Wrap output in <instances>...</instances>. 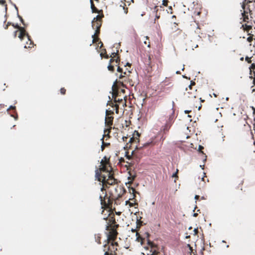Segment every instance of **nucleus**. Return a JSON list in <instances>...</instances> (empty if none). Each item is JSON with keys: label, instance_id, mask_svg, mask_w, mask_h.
<instances>
[{"label": "nucleus", "instance_id": "864d4df0", "mask_svg": "<svg viewBox=\"0 0 255 255\" xmlns=\"http://www.w3.org/2000/svg\"><path fill=\"white\" fill-rule=\"evenodd\" d=\"M104 255H113L112 253H109L108 252H106Z\"/></svg>", "mask_w": 255, "mask_h": 255}, {"label": "nucleus", "instance_id": "3c124183", "mask_svg": "<svg viewBox=\"0 0 255 255\" xmlns=\"http://www.w3.org/2000/svg\"><path fill=\"white\" fill-rule=\"evenodd\" d=\"M14 27L18 29L20 27L18 24L14 25L13 23L11 24Z\"/></svg>", "mask_w": 255, "mask_h": 255}, {"label": "nucleus", "instance_id": "9b49d317", "mask_svg": "<svg viewBox=\"0 0 255 255\" xmlns=\"http://www.w3.org/2000/svg\"><path fill=\"white\" fill-rule=\"evenodd\" d=\"M164 9L162 6H155L154 7V10L153 11L154 16L155 17L154 19V22L155 23L156 20L159 18L160 16V12L163 11Z\"/></svg>", "mask_w": 255, "mask_h": 255}, {"label": "nucleus", "instance_id": "5fc2aeb1", "mask_svg": "<svg viewBox=\"0 0 255 255\" xmlns=\"http://www.w3.org/2000/svg\"><path fill=\"white\" fill-rule=\"evenodd\" d=\"M19 32V31L18 30H16L15 32H14V37L15 38L16 37V35H17V33Z\"/></svg>", "mask_w": 255, "mask_h": 255}, {"label": "nucleus", "instance_id": "6ab92c4d", "mask_svg": "<svg viewBox=\"0 0 255 255\" xmlns=\"http://www.w3.org/2000/svg\"><path fill=\"white\" fill-rule=\"evenodd\" d=\"M242 27L244 31H246L247 32H249L251 29H252V26L248 25L247 23L243 24L242 25Z\"/></svg>", "mask_w": 255, "mask_h": 255}, {"label": "nucleus", "instance_id": "c9c22d12", "mask_svg": "<svg viewBox=\"0 0 255 255\" xmlns=\"http://www.w3.org/2000/svg\"><path fill=\"white\" fill-rule=\"evenodd\" d=\"M130 177H128V179L131 180V181L129 182H132L134 180L136 176L135 175H132L131 174H130Z\"/></svg>", "mask_w": 255, "mask_h": 255}, {"label": "nucleus", "instance_id": "603ef678", "mask_svg": "<svg viewBox=\"0 0 255 255\" xmlns=\"http://www.w3.org/2000/svg\"><path fill=\"white\" fill-rule=\"evenodd\" d=\"M141 223L142 222L141 221H140L139 220H137V225H139V226L141 225Z\"/></svg>", "mask_w": 255, "mask_h": 255}, {"label": "nucleus", "instance_id": "13d9d810", "mask_svg": "<svg viewBox=\"0 0 255 255\" xmlns=\"http://www.w3.org/2000/svg\"><path fill=\"white\" fill-rule=\"evenodd\" d=\"M128 138V137H126V136H124L123 137V140L125 141H127V139Z\"/></svg>", "mask_w": 255, "mask_h": 255}, {"label": "nucleus", "instance_id": "a19ab883", "mask_svg": "<svg viewBox=\"0 0 255 255\" xmlns=\"http://www.w3.org/2000/svg\"><path fill=\"white\" fill-rule=\"evenodd\" d=\"M178 172V169H177V170H176V172H175V173H174L172 175V177H173L178 178V176H177Z\"/></svg>", "mask_w": 255, "mask_h": 255}, {"label": "nucleus", "instance_id": "58836bf2", "mask_svg": "<svg viewBox=\"0 0 255 255\" xmlns=\"http://www.w3.org/2000/svg\"><path fill=\"white\" fill-rule=\"evenodd\" d=\"M168 0H163L162 1V4L164 6H167L168 5Z\"/></svg>", "mask_w": 255, "mask_h": 255}, {"label": "nucleus", "instance_id": "a211bd4d", "mask_svg": "<svg viewBox=\"0 0 255 255\" xmlns=\"http://www.w3.org/2000/svg\"><path fill=\"white\" fill-rule=\"evenodd\" d=\"M91 8L93 13H99L102 10H99L95 6L93 0H90Z\"/></svg>", "mask_w": 255, "mask_h": 255}, {"label": "nucleus", "instance_id": "f8f14e48", "mask_svg": "<svg viewBox=\"0 0 255 255\" xmlns=\"http://www.w3.org/2000/svg\"><path fill=\"white\" fill-rule=\"evenodd\" d=\"M117 231L115 229H112L108 235V241H114L117 239Z\"/></svg>", "mask_w": 255, "mask_h": 255}, {"label": "nucleus", "instance_id": "8fccbe9b", "mask_svg": "<svg viewBox=\"0 0 255 255\" xmlns=\"http://www.w3.org/2000/svg\"><path fill=\"white\" fill-rule=\"evenodd\" d=\"M148 64H150L151 63V56L150 55H148Z\"/></svg>", "mask_w": 255, "mask_h": 255}, {"label": "nucleus", "instance_id": "c03bdc74", "mask_svg": "<svg viewBox=\"0 0 255 255\" xmlns=\"http://www.w3.org/2000/svg\"><path fill=\"white\" fill-rule=\"evenodd\" d=\"M18 17H19L20 20L21 21V22H22V23L23 24V25H25L24 24V20L23 19V18H22V17L20 15H18Z\"/></svg>", "mask_w": 255, "mask_h": 255}, {"label": "nucleus", "instance_id": "2eb2a0df", "mask_svg": "<svg viewBox=\"0 0 255 255\" xmlns=\"http://www.w3.org/2000/svg\"><path fill=\"white\" fill-rule=\"evenodd\" d=\"M102 24V21H92V27L93 29H100Z\"/></svg>", "mask_w": 255, "mask_h": 255}, {"label": "nucleus", "instance_id": "774afa93", "mask_svg": "<svg viewBox=\"0 0 255 255\" xmlns=\"http://www.w3.org/2000/svg\"><path fill=\"white\" fill-rule=\"evenodd\" d=\"M108 145H110V143H105V146H108Z\"/></svg>", "mask_w": 255, "mask_h": 255}, {"label": "nucleus", "instance_id": "ddd939ff", "mask_svg": "<svg viewBox=\"0 0 255 255\" xmlns=\"http://www.w3.org/2000/svg\"><path fill=\"white\" fill-rule=\"evenodd\" d=\"M117 71L121 73L122 74L119 76V79L122 80V82H120L122 86H124L123 82L126 81L127 80V77L125 75L127 74V72L125 71L123 73V69L120 67V66H118Z\"/></svg>", "mask_w": 255, "mask_h": 255}, {"label": "nucleus", "instance_id": "bf43d9fd", "mask_svg": "<svg viewBox=\"0 0 255 255\" xmlns=\"http://www.w3.org/2000/svg\"><path fill=\"white\" fill-rule=\"evenodd\" d=\"M252 79H253V83L254 84V86H255V77L252 78Z\"/></svg>", "mask_w": 255, "mask_h": 255}, {"label": "nucleus", "instance_id": "de8ad7c7", "mask_svg": "<svg viewBox=\"0 0 255 255\" xmlns=\"http://www.w3.org/2000/svg\"><path fill=\"white\" fill-rule=\"evenodd\" d=\"M194 234L195 235H197L198 233V229L197 228V229H195L194 230Z\"/></svg>", "mask_w": 255, "mask_h": 255}, {"label": "nucleus", "instance_id": "7c9ffc66", "mask_svg": "<svg viewBox=\"0 0 255 255\" xmlns=\"http://www.w3.org/2000/svg\"><path fill=\"white\" fill-rule=\"evenodd\" d=\"M18 31L19 32H20V33H26V31L25 30V28L24 27H19V28H18Z\"/></svg>", "mask_w": 255, "mask_h": 255}, {"label": "nucleus", "instance_id": "f704fd0d", "mask_svg": "<svg viewBox=\"0 0 255 255\" xmlns=\"http://www.w3.org/2000/svg\"><path fill=\"white\" fill-rule=\"evenodd\" d=\"M249 68L250 71L251 70H255V63H252Z\"/></svg>", "mask_w": 255, "mask_h": 255}, {"label": "nucleus", "instance_id": "37998d69", "mask_svg": "<svg viewBox=\"0 0 255 255\" xmlns=\"http://www.w3.org/2000/svg\"><path fill=\"white\" fill-rule=\"evenodd\" d=\"M15 106H10L8 109H7V111H9V110H15Z\"/></svg>", "mask_w": 255, "mask_h": 255}, {"label": "nucleus", "instance_id": "09e8293b", "mask_svg": "<svg viewBox=\"0 0 255 255\" xmlns=\"http://www.w3.org/2000/svg\"><path fill=\"white\" fill-rule=\"evenodd\" d=\"M144 44H147V46H148V47H150V42H149V41H148V42H147V41H145L144 42Z\"/></svg>", "mask_w": 255, "mask_h": 255}, {"label": "nucleus", "instance_id": "052dcab7", "mask_svg": "<svg viewBox=\"0 0 255 255\" xmlns=\"http://www.w3.org/2000/svg\"><path fill=\"white\" fill-rule=\"evenodd\" d=\"M199 198H200V196H199V195H195V199L196 200H198V199H199Z\"/></svg>", "mask_w": 255, "mask_h": 255}, {"label": "nucleus", "instance_id": "4468645a", "mask_svg": "<svg viewBox=\"0 0 255 255\" xmlns=\"http://www.w3.org/2000/svg\"><path fill=\"white\" fill-rule=\"evenodd\" d=\"M19 35L18 37L21 39L22 40L23 37L26 36L28 39V40L30 42L29 45L28 46V48H32L33 46L34 43L30 39V36L27 33H20L19 32Z\"/></svg>", "mask_w": 255, "mask_h": 255}, {"label": "nucleus", "instance_id": "20e7f679", "mask_svg": "<svg viewBox=\"0 0 255 255\" xmlns=\"http://www.w3.org/2000/svg\"><path fill=\"white\" fill-rule=\"evenodd\" d=\"M126 192V190L124 187L120 185H114L109 189V193L112 195V199H117L121 198Z\"/></svg>", "mask_w": 255, "mask_h": 255}, {"label": "nucleus", "instance_id": "f3484780", "mask_svg": "<svg viewBox=\"0 0 255 255\" xmlns=\"http://www.w3.org/2000/svg\"><path fill=\"white\" fill-rule=\"evenodd\" d=\"M242 11V19H243V22L249 23V14H247V11Z\"/></svg>", "mask_w": 255, "mask_h": 255}, {"label": "nucleus", "instance_id": "1a4fd4ad", "mask_svg": "<svg viewBox=\"0 0 255 255\" xmlns=\"http://www.w3.org/2000/svg\"><path fill=\"white\" fill-rule=\"evenodd\" d=\"M147 244L151 248L150 252L152 253L151 255H160L157 245L150 240H148Z\"/></svg>", "mask_w": 255, "mask_h": 255}, {"label": "nucleus", "instance_id": "4be33fe9", "mask_svg": "<svg viewBox=\"0 0 255 255\" xmlns=\"http://www.w3.org/2000/svg\"><path fill=\"white\" fill-rule=\"evenodd\" d=\"M95 239L96 242L98 244H101V236L100 234H98L95 235Z\"/></svg>", "mask_w": 255, "mask_h": 255}, {"label": "nucleus", "instance_id": "0e129e2a", "mask_svg": "<svg viewBox=\"0 0 255 255\" xmlns=\"http://www.w3.org/2000/svg\"><path fill=\"white\" fill-rule=\"evenodd\" d=\"M127 153H128V152H127ZM126 156H127V158L128 159H129L130 158V155H128L127 154H126Z\"/></svg>", "mask_w": 255, "mask_h": 255}, {"label": "nucleus", "instance_id": "393cba45", "mask_svg": "<svg viewBox=\"0 0 255 255\" xmlns=\"http://www.w3.org/2000/svg\"><path fill=\"white\" fill-rule=\"evenodd\" d=\"M93 38V43H96L97 42H99L100 41V38L98 37V36H94V37H92Z\"/></svg>", "mask_w": 255, "mask_h": 255}, {"label": "nucleus", "instance_id": "bb28decb", "mask_svg": "<svg viewBox=\"0 0 255 255\" xmlns=\"http://www.w3.org/2000/svg\"><path fill=\"white\" fill-rule=\"evenodd\" d=\"M250 78L252 79L255 77V70H251L250 72Z\"/></svg>", "mask_w": 255, "mask_h": 255}, {"label": "nucleus", "instance_id": "9d476101", "mask_svg": "<svg viewBox=\"0 0 255 255\" xmlns=\"http://www.w3.org/2000/svg\"><path fill=\"white\" fill-rule=\"evenodd\" d=\"M120 59L119 57H118L116 59L111 58L110 60V64L108 67L109 70L112 72H114L115 70L114 65H113L112 63L115 62L116 65H119L120 64Z\"/></svg>", "mask_w": 255, "mask_h": 255}, {"label": "nucleus", "instance_id": "49530a36", "mask_svg": "<svg viewBox=\"0 0 255 255\" xmlns=\"http://www.w3.org/2000/svg\"><path fill=\"white\" fill-rule=\"evenodd\" d=\"M111 245L118 246V243L117 242H114V241H113V242L111 243Z\"/></svg>", "mask_w": 255, "mask_h": 255}, {"label": "nucleus", "instance_id": "79ce46f5", "mask_svg": "<svg viewBox=\"0 0 255 255\" xmlns=\"http://www.w3.org/2000/svg\"><path fill=\"white\" fill-rule=\"evenodd\" d=\"M203 149H204V147L202 146L199 145V151L200 152H201V153H202L203 154H204V153H203V152L202 151V150Z\"/></svg>", "mask_w": 255, "mask_h": 255}, {"label": "nucleus", "instance_id": "72a5a7b5", "mask_svg": "<svg viewBox=\"0 0 255 255\" xmlns=\"http://www.w3.org/2000/svg\"><path fill=\"white\" fill-rule=\"evenodd\" d=\"M101 140H102V145L101 146V150H102V151H103L105 148V142L104 141V137H102Z\"/></svg>", "mask_w": 255, "mask_h": 255}, {"label": "nucleus", "instance_id": "7ed1b4c3", "mask_svg": "<svg viewBox=\"0 0 255 255\" xmlns=\"http://www.w3.org/2000/svg\"><path fill=\"white\" fill-rule=\"evenodd\" d=\"M195 85V82L191 81L190 85L186 88V92L184 93V95L189 99L192 100L198 98L202 102H203L204 100H202L201 98L199 97V95L197 89L193 87Z\"/></svg>", "mask_w": 255, "mask_h": 255}, {"label": "nucleus", "instance_id": "412c9836", "mask_svg": "<svg viewBox=\"0 0 255 255\" xmlns=\"http://www.w3.org/2000/svg\"><path fill=\"white\" fill-rule=\"evenodd\" d=\"M139 142V138L137 137H131L129 140V142L131 144H133L134 142Z\"/></svg>", "mask_w": 255, "mask_h": 255}, {"label": "nucleus", "instance_id": "e2e57ef3", "mask_svg": "<svg viewBox=\"0 0 255 255\" xmlns=\"http://www.w3.org/2000/svg\"><path fill=\"white\" fill-rule=\"evenodd\" d=\"M99 43L100 44V47H102L103 45L102 42L101 41H100Z\"/></svg>", "mask_w": 255, "mask_h": 255}, {"label": "nucleus", "instance_id": "680f3d73", "mask_svg": "<svg viewBox=\"0 0 255 255\" xmlns=\"http://www.w3.org/2000/svg\"><path fill=\"white\" fill-rule=\"evenodd\" d=\"M128 66V67H129L130 68L131 64L128 62V63H127L126 65H125V66Z\"/></svg>", "mask_w": 255, "mask_h": 255}, {"label": "nucleus", "instance_id": "473e14b6", "mask_svg": "<svg viewBox=\"0 0 255 255\" xmlns=\"http://www.w3.org/2000/svg\"><path fill=\"white\" fill-rule=\"evenodd\" d=\"M245 60L247 61L248 63H251L252 61L251 60V57H249L248 56H246L245 57Z\"/></svg>", "mask_w": 255, "mask_h": 255}, {"label": "nucleus", "instance_id": "338daca9", "mask_svg": "<svg viewBox=\"0 0 255 255\" xmlns=\"http://www.w3.org/2000/svg\"><path fill=\"white\" fill-rule=\"evenodd\" d=\"M0 108H4V105H2V104H0Z\"/></svg>", "mask_w": 255, "mask_h": 255}, {"label": "nucleus", "instance_id": "a878e982", "mask_svg": "<svg viewBox=\"0 0 255 255\" xmlns=\"http://www.w3.org/2000/svg\"><path fill=\"white\" fill-rule=\"evenodd\" d=\"M95 29V33L94 35H92V37L99 36V35L100 33V29Z\"/></svg>", "mask_w": 255, "mask_h": 255}, {"label": "nucleus", "instance_id": "5701e85b", "mask_svg": "<svg viewBox=\"0 0 255 255\" xmlns=\"http://www.w3.org/2000/svg\"><path fill=\"white\" fill-rule=\"evenodd\" d=\"M104 17V14L102 13L101 15H98L95 17L93 21H102V18Z\"/></svg>", "mask_w": 255, "mask_h": 255}, {"label": "nucleus", "instance_id": "423d86ee", "mask_svg": "<svg viewBox=\"0 0 255 255\" xmlns=\"http://www.w3.org/2000/svg\"><path fill=\"white\" fill-rule=\"evenodd\" d=\"M101 204L102 206L105 208L111 209L112 207V204L113 201H115V203L117 204V199H112V195L110 194L109 197H107V194L103 197L101 195L100 196Z\"/></svg>", "mask_w": 255, "mask_h": 255}, {"label": "nucleus", "instance_id": "69168bd1", "mask_svg": "<svg viewBox=\"0 0 255 255\" xmlns=\"http://www.w3.org/2000/svg\"><path fill=\"white\" fill-rule=\"evenodd\" d=\"M120 162H122L124 161V159L123 158H121L120 160Z\"/></svg>", "mask_w": 255, "mask_h": 255}, {"label": "nucleus", "instance_id": "2f4dec72", "mask_svg": "<svg viewBox=\"0 0 255 255\" xmlns=\"http://www.w3.org/2000/svg\"><path fill=\"white\" fill-rule=\"evenodd\" d=\"M132 191V194H133V199L132 200H133L134 197H135V193L136 192V191H135V189L133 188H131V189H130V191Z\"/></svg>", "mask_w": 255, "mask_h": 255}, {"label": "nucleus", "instance_id": "e433bc0d", "mask_svg": "<svg viewBox=\"0 0 255 255\" xmlns=\"http://www.w3.org/2000/svg\"><path fill=\"white\" fill-rule=\"evenodd\" d=\"M66 90L64 88H62L60 89V93L62 95H65L66 94Z\"/></svg>", "mask_w": 255, "mask_h": 255}, {"label": "nucleus", "instance_id": "c756f323", "mask_svg": "<svg viewBox=\"0 0 255 255\" xmlns=\"http://www.w3.org/2000/svg\"><path fill=\"white\" fill-rule=\"evenodd\" d=\"M150 145H153L152 141L146 142L143 144V147H147Z\"/></svg>", "mask_w": 255, "mask_h": 255}, {"label": "nucleus", "instance_id": "f03ea898", "mask_svg": "<svg viewBox=\"0 0 255 255\" xmlns=\"http://www.w3.org/2000/svg\"><path fill=\"white\" fill-rule=\"evenodd\" d=\"M112 96L114 98V102L110 101L108 102V105L114 108L113 110H115L116 113L119 114V104L121 103H123L124 101L122 98H118V91L116 89V83L115 82L113 86V93Z\"/></svg>", "mask_w": 255, "mask_h": 255}, {"label": "nucleus", "instance_id": "c85d7f7f", "mask_svg": "<svg viewBox=\"0 0 255 255\" xmlns=\"http://www.w3.org/2000/svg\"><path fill=\"white\" fill-rule=\"evenodd\" d=\"M249 35H250V36L247 38V41L249 42H251L253 40V35L251 34H249Z\"/></svg>", "mask_w": 255, "mask_h": 255}, {"label": "nucleus", "instance_id": "aec40b11", "mask_svg": "<svg viewBox=\"0 0 255 255\" xmlns=\"http://www.w3.org/2000/svg\"><path fill=\"white\" fill-rule=\"evenodd\" d=\"M109 222L112 224H115L116 223V220L115 218V215L112 214H110L109 216Z\"/></svg>", "mask_w": 255, "mask_h": 255}, {"label": "nucleus", "instance_id": "39448f33", "mask_svg": "<svg viewBox=\"0 0 255 255\" xmlns=\"http://www.w3.org/2000/svg\"><path fill=\"white\" fill-rule=\"evenodd\" d=\"M114 110H107L106 112L105 118V125L108 128L105 129V134L107 133V135L109 137V133L111 132L113 125L114 117L113 115Z\"/></svg>", "mask_w": 255, "mask_h": 255}, {"label": "nucleus", "instance_id": "6e6552de", "mask_svg": "<svg viewBox=\"0 0 255 255\" xmlns=\"http://www.w3.org/2000/svg\"><path fill=\"white\" fill-rule=\"evenodd\" d=\"M253 2L255 3V0H244L242 4V11H247V14H249L251 18H252L251 15L253 14V12L249 4Z\"/></svg>", "mask_w": 255, "mask_h": 255}, {"label": "nucleus", "instance_id": "dca6fc26", "mask_svg": "<svg viewBox=\"0 0 255 255\" xmlns=\"http://www.w3.org/2000/svg\"><path fill=\"white\" fill-rule=\"evenodd\" d=\"M172 123L170 121H169L166 123L165 125L162 128V130L164 133H166L169 129L171 126Z\"/></svg>", "mask_w": 255, "mask_h": 255}, {"label": "nucleus", "instance_id": "a18cd8bd", "mask_svg": "<svg viewBox=\"0 0 255 255\" xmlns=\"http://www.w3.org/2000/svg\"><path fill=\"white\" fill-rule=\"evenodd\" d=\"M117 55H118L117 53L114 52L112 53V55L111 57H112V58L114 59V58L116 57Z\"/></svg>", "mask_w": 255, "mask_h": 255}, {"label": "nucleus", "instance_id": "6e6d98bb", "mask_svg": "<svg viewBox=\"0 0 255 255\" xmlns=\"http://www.w3.org/2000/svg\"><path fill=\"white\" fill-rule=\"evenodd\" d=\"M123 8L125 10V13L127 14L128 12V8H125V7H124Z\"/></svg>", "mask_w": 255, "mask_h": 255}, {"label": "nucleus", "instance_id": "0eeeda50", "mask_svg": "<svg viewBox=\"0 0 255 255\" xmlns=\"http://www.w3.org/2000/svg\"><path fill=\"white\" fill-rule=\"evenodd\" d=\"M101 166L102 167L98 169L100 173L107 171V170H112V168L110 162V157L105 156L101 161Z\"/></svg>", "mask_w": 255, "mask_h": 255}, {"label": "nucleus", "instance_id": "cd10ccee", "mask_svg": "<svg viewBox=\"0 0 255 255\" xmlns=\"http://www.w3.org/2000/svg\"><path fill=\"white\" fill-rule=\"evenodd\" d=\"M126 205H128L129 206V207H132L134 206V205L136 204V205H137V203H132V202H130L129 200L128 201H126Z\"/></svg>", "mask_w": 255, "mask_h": 255}, {"label": "nucleus", "instance_id": "f257e3e1", "mask_svg": "<svg viewBox=\"0 0 255 255\" xmlns=\"http://www.w3.org/2000/svg\"><path fill=\"white\" fill-rule=\"evenodd\" d=\"M96 177L98 180L102 183L103 187L101 188V191L105 190V188L110 189L114 185H117V180L114 177V174L112 170H107L100 173L99 170H96Z\"/></svg>", "mask_w": 255, "mask_h": 255}, {"label": "nucleus", "instance_id": "4d7b16f0", "mask_svg": "<svg viewBox=\"0 0 255 255\" xmlns=\"http://www.w3.org/2000/svg\"><path fill=\"white\" fill-rule=\"evenodd\" d=\"M130 122L129 123L127 121H125L126 126V127H128L129 126L128 124H130Z\"/></svg>", "mask_w": 255, "mask_h": 255}, {"label": "nucleus", "instance_id": "b1692460", "mask_svg": "<svg viewBox=\"0 0 255 255\" xmlns=\"http://www.w3.org/2000/svg\"><path fill=\"white\" fill-rule=\"evenodd\" d=\"M104 52H102L100 54V55L102 57H104L106 59H108L109 58V55L107 54V52L106 49L103 50Z\"/></svg>", "mask_w": 255, "mask_h": 255}, {"label": "nucleus", "instance_id": "4c0bfd02", "mask_svg": "<svg viewBox=\"0 0 255 255\" xmlns=\"http://www.w3.org/2000/svg\"><path fill=\"white\" fill-rule=\"evenodd\" d=\"M0 4L3 5L5 6V9H7L6 4V1L4 0H0Z\"/></svg>", "mask_w": 255, "mask_h": 255}, {"label": "nucleus", "instance_id": "ea45409f", "mask_svg": "<svg viewBox=\"0 0 255 255\" xmlns=\"http://www.w3.org/2000/svg\"><path fill=\"white\" fill-rule=\"evenodd\" d=\"M200 28L199 26V25H198L197 27V29L196 30H195V32L198 34H200L201 33L200 31Z\"/></svg>", "mask_w": 255, "mask_h": 255}]
</instances>
